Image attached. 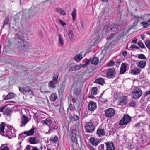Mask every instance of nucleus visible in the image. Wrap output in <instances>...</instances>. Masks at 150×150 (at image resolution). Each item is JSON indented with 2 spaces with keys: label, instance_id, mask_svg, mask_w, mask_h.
Returning a JSON list of instances; mask_svg holds the SVG:
<instances>
[{
  "label": "nucleus",
  "instance_id": "obj_1",
  "mask_svg": "<svg viewBox=\"0 0 150 150\" xmlns=\"http://www.w3.org/2000/svg\"><path fill=\"white\" fill-rule=\"evenodd\" d=\"M5 125L6 124L4 122H2L0 124V134L3 136L8 137L9 139H11L14 137L15 135L14 128L12 126H8L6 125L7 129V130H6L7 134H6L5 132L4 131Z\"/></svg>",
  "mask_w": 150,
  "mask_h": 150
},
{
  "label": "nucleus",
  "instance_id": "obj_2",
  "mask_svg": "<svg viewBox=\"0 0 150 150\" xmlns=\"http://www.w3.org/2000/svg\"><path fill=\"white\" fill-rule=\"evenodd\" d=\"M14 38L16 45L19 48L25 49L28 47V42L26 40L23 39L21 35L18 33L16 34Z\"/></svg>",
  "mask_w": 150,
  "mask_h": 150
},
{
  "label": "nucleus",
  "instance_id": "obj_3",
  "mask_svg": "<svg viewBox=\"0 0 150 150\" xmlns=\"http://www.w3.org/2000/svg\"><path fill=\"white\" fill-rule=\"evenodd\" d=\"M42 123L43 124L49 127V129L47 134H50L53 131L57 130V126L56 125L55 123L51 119L47 118L43 120Z\"/></svg>",
  "mask_w": 150,
  "mask_h": 150
},
{
  "label": "nucleus",
  "instance_id": "obj_4",
  "mask_svg": "<svg viewBox=\"0 0 150 150\" xmlns=\"http://www.w3.org/2000/svg\"><path fill=\"white\" fill-rule=\"evenodd\" d=\"M19 89L20 92L25 96H27L29 94L33 96L34 94L33 91L28 86L22 87H19Z\"/></svg>",
  "mask_w": 150,
  "mask_h": 150
},
{
  "label": "nucleus",
  "instance_id": "obj_5",
  "mask_svg": "<svg viewBox=\"0 0 150 150\" xmlns=\"http://www.w3.org/2000/svg\"><path fill=\"white\" fill-rule=\"evenodd\" d=\"M142 94V91L140 88H135L132 93V97L134 99H137L140 97Z\"/></svg>",
  "mask_w": 150,
  "mask_h": 150
},
{
  "label": "nucleus",
  "instance_id": "obj_6",
  "mask_svg": "<svg viewBox=\"0 0 150 150\" xmlns=\"http://www.w3.org/2000/svg\"><path fill=\"white\" fill-rule=\"evenodd\" d=\"M116 74L115 69L114 68H109L106 72V77L108 79L113 78Z\"/></svg>",
  "mask_w": 150,
  "mask_h": 150
},
{
  "label": "nucleus",
  "instance_id": "obj_7",
  "mask_svg": "<svg viewBox=\"0 0 150 150\" xmlns=\"http://www.w3.org/2000/svg\"><path fill=\"white\" fill-rule=\"evenodd\" d=\"M131 120V117L128 115H125L120 120L119 124L120 125H123L129 122Z\"/></svg>",
  "mask_w": 150,
  "mask_h": 150
},
{
  "label": "nucleus",
  "instance_id": "obj_8",
  "mask_svg": "<svg viewBox=\"0 0 150 150\" xmlns=\"http://www.w3.org/2000/svg\"><path fill=\"white\" fill-rule=\"evenodd\" d=\"M86 131L88 133H92L95 130V127L93 122L91 121L88 122L85 127Z\"/></svg>",
  "mask_w": 150,
  "mask_h": 150
},
{
  "label": "nucleus",
  "instance_id": "obj_9",
  "mask_svg": "<svg viewBox=\"0 0 150 150\" xmlns=\"http://www.w3.org/2000/svg\"><path fill=\"white\" fill-rule=\"evenodd\" d=\"M115 110L111 108H109L105 111V116L108 117H111L113 116L115 114Z\"/></svg>",
  "mask_w": 150,
  "mask_h": 150
},
{
  "label": "nucleus",
  "instance_id": "obj_10",
  "mask_svg": "<svg viewBox=\"0 0 150 150\" xmlns=\"http://www.w3.org/2000/svg\"><path fill=\"white\" fill-rule=\"evenodd\" d=\"M76 130L74 129L72 130L70 134L72 141L75 144L77 143V140L76 137Z\"/></svg>",
  "mask_w": 150,
  "mask_h": 150
},
{
  "label": "nucleus",
  "instance_id": "obj_11",
  "mask_svg": "<svg viewBox=\"0 0 150 150\" xmlns=\"http://www.w3.org/2000/svg\"><path fill=\"white\" fill-rule=\"evenodd\" d=\"M141 71L140 69L139 68H136L134 69H130L129 71V74L134 75H139Z\"/></svg>",
  "mask_w": 150,
  "mask_h": 150
},
{
  "label": "nucleus",
  "instance_id": "obj_12",
  "mask_svg": "<svg viewBox=\"0 0 150 150\" xmlns=\"http://www.w3.org/2000/svg\"><path fill=\"white\" fill-rule=\"evenodd\" d=\"M106 144L105 150H114L115 148L113 143L112 142H107L105 143Z\"/></svg>",
  "mask_w": 150,
  "mask_h": 150
},
{
  "label": "nucleus",
  "instance_id": "obj_13",
  "mask_svg": "<svg viewBox=\"0 0 150 150\" xmlns=\"http://www.w3.org/2000/svg\"><path fill=\"white\" fill-rule=\"evenodd\" d=\"M28 121V117L25 115H23L21 117V123L20 125L21 127L25 126Z\"/></svg>",
  "mask_w": 150,
  "mask_h": 150
},
{
  "label": "nucleus",
  "instance_id": "obj_14",
  "mask_svg": "<svg viewBox=\"0 0 150 150\" xmlns=\"http://www.w3.org/2000/svg\"><path fill=\"white\" fill-rule=\"evenodd\" d=\"M88 109L91 111H93L97 108L96 103L94 102L91 101L88 104Z\"/></svg>",
  "mask_w": 150,
  "mask_h": 150
},
{
  "label": "nucleus",
  "instance_id": "obj_15",
  "mask_svg": "<svg viewBox=\"0 0 150 150\" xmlns=\"http://www.w3.org/2000/svg\"><path fill=\"white\" fill-rule=\"evenodd\" d=\"M127 65L126 63H122L120 67V74H124L127 71Z\"/></svg>",
  "mask_w": 150,
  "mask_h": 150
},
{
  "label": "nucleus",
  "instance_id": "obj_16",
  "mask_svg": "<svg viewBox=\"0 0 150 150\" xmlns=\"http://www.w3.org/2000/svg\"><path fill=\"white\" fill-rule=\"evenodd\" d=\"M90 142L93 146H96L100 142L97 139H95L94 138L91 137L90 139Z\"/></svg>",
  "mask_w": 150,
  "mask_h": 150
},
{
  "label": "nucleus",
  "instance_id": "obj_17",
  "mask_svg": "<svg viewBox=\"0 0 150 150\" xmlns=\"http://www.w3.org/2000/svg\"><path fill=\"white\" fill-rule=\"evenodd\" d=\"M13 112L12 110L10 108H6L3 113V115L7 116H10Z\"/></svg>",
  "mask_w": 150,
  "mask_h": 150
},
{
  "label": "nucleus",
  "instance_id": "obj_18",
  "mask_svg": "<svg viewBox=\"0 0 150 150\" xmlns=\"http://www.w3.org/2000/svg\"><path fill=\"white\" fill-rule=\"evenodd\" d=\"M39 139L36 137H30L29 139V142L32 144H35L38 143Z\"/></svg>",
  "mask_w": 150,
  "mask_h": 150
},
{
  "label": "nucleus",
  "instance_id": "obj_19",
  "mask_svg": "<svg viewBox=\"0 0 150 150\" xmlns=\"http://www.w3.org/2000/svg\"><path fill=\"white\" fill-rule=\"evenodd\" d=\"M127 97L125 96L121 97L119 101V104L120 105L126 104L127 103Z\"/></svg>",
  "mask_w": 150,
  "mask_h": 150
},
{
  "label": "nucleus",
  "instance_id": "obj_20",
  "mask_svg": "<svg viewBox=\"0 0 150 150\" xmlns=\"http://www.w3.org/2000/svg\"><path fill=\"white\" fill-rule=\"evenodd\" d=\"M16 96V95L13 93H10L7 95L4 98V100L11 99Z\"/></svg>",
  "mask_w": 150,
  "mask_h": 150
},
{
  "label": "nucleus",
  "instance_id": "obj_21",
  "mask_svg": "<svg viewBox=\"0 0 150 150\" xmlns=\"http://www.w3.org/2000/svg\"><path fill=\"white\" fill-rule=\"evenodd\" d=\"M146 62L145 60H141L139 62L137 66L140 68H144L146 66Z\"/></svg>",
  "mask_w": 150,
  "mask_h": 150
},
{
  "label": "nucleus",
  "instance_id": "obj_22",
  "mask_svg": "<svg viewBox=\"0 0 150 150\" xmlns=\"http://www.w3.org/2000/svg\"><path fill=\"white\" fill-rule=\"evenodd\" d=\"M35 128L33 127L32 128L28 131H25L24 132V134H26V136H29L33 135L34 132Z\"/></svg>",
  "mask_w": 150,
  "mask_h": 150
},
{
  "label": "nucleus",
  "instance_id": "obj_23",
  "mask_svg": "<svg viewBox=\"0 0 150 150\" xmlns=\"http://www.w3.org/2000/svg\"><path fill=\"white\" fill-rule=\"evenodd\" d=\"M97 134L99 137H101L105 135V133L104 129L98 128L97 130Z\"/></svg>",
  "mask_w": 150,
  "mask_h": 150
},
{
  "label": "nucleus",
  "instance_id": "obj_24",
  "mask_svg": "<svg viewBox=\"0 0 150 150\" xmlns=\"http://www.w3.org/2000/svg\"><path fill=\"white\" fill-rule=\"evenodd\" d=\"M141 24L143 26V28H146L148 27L150 25V18L147 21L144 22H141Z\"/></svg>",
  "mask_w": 150,
  "mask_h": 150
},
{
  "label": "nucleus",
  "instance_id": "obj_25",
  "mask_svg": "<svg viewBox=\"0 0 150 150\" xmlns=\"http://www.w3.org/2000/svg\"><path fill=\"white\" fill-rule=\"evenodd\" d=\"M95 83L103 85L105 83V81L103 79L100 78L96 79L95 81Z\"/></svg>",
  "mask_w": 150,
  "mask_h": 150
},
{
  "label": "nucleus",
  "instance_id": "obj_26",
  "mask_svg": "<svg viewBox=\"0 0 150 150\" xmlns=\"http://www.w3.org/2000/svg\"><path fill=\"white\" fill-rule=\"evenodd\" d=\"M57 98V95L55 93H52L50 96V100L52 101H55Z\"/></svg>",
  "mask_w": 150,
  "mask_h": 150
},
{
  "label": "nucleus",
  "instance_id": "obj_27",
  "mask_svg": "<svg viewBox=\"0 0 150 150\" xmlns=\"http://www.w3.org/2000/svg\"><path fill=\"white\" fill-rule=\"evenodd\" d=\"M56 11L60 14L62 15H65L66 14V12L62 9L60 7L56 8Z\"/></svg>",
  "mask_w": 150,
  "mask_h": 150
},
{
  "label": "nucleus",
  "instance_id": "obj_28",
  "mask_svg": "<svg viewBox=\"0 0 150 150\" xmlns=\"http://www.w3.org/2000/svg\"><path fill=\"white\" fill-rule=\"evenodd\" d=\"M81 68V67L78 65H75L74 67H72L69 68V71H72L79 70Z\"/></svg>",
  "mask_w": 150,
  "mask_h": 150
},
{
  "label": "nucleus",
  "instance_id": "obj_29",
  "mask_svg": "<svg viewBox=\"0 0 150 150\" xmlns=\"http://www.w3.org/2000/svg\"><path fill=\"white\" fill-rule=\"evenodd\" d=\"M79 116H78L76 115H74L73 116H71L70 117V120L71 121H77L79 120Z\"/></svg>",
  "mask_w": 150,
  "mask_h": 150
},
{
  "label": "nucleus",
  "instance_id": "obj_30",
  "mask_svg": "<svg viewBox=\"0 0 150 150\" xmlns=\"http://www.w3.org/2000/svg\"><path fill=\"white\" fill-rule=\"evenodd\" d=\"M99 61V59L97 57H93V59L91 61V63L93 65H96L97 64Z\"/></svg>",
  "mask_w": 150,
  "mask_h": 150
},
{
  "label": "nucleus",
  "instance_id": "obj_31",
  "mask_svg": "<svg viewBox=\"0 0 150 150\" xmlns=\"http://www.w3.org/2000/svg\"><path fill=\"white\" fill-rule=\"evenodd\" d=\"M82 55L81 54H79L76 55L75 56V60L76 61H80L82 59Z\"/></svg>",
  "mask_w": 150,
  "mask_h": 150
},
{
  "label": "nucleus",
  "instance_id": "obj_32",
  "mask_svg": "<svg viewBox=\"0 0 150 150\" xmlns=\"http://www.w3.org/2000/svg\"><path fill=\"white\" fill-rule=\"evenodd\" d=\"M57 83H55L54 82L52 81H50L48 84V86L49 87L54 88L55 87V85Z\"/></svg>",
  "mask_w": 150,
  "mask_h": 150
},
{
  "label": "nucleus",
  "instance_id": "obj_33",
  "mask_svg": "<svg viewBox=\"0 0 150 150\" xmlns=\"http://www.w3.org/2000/svg\"><path fill=\"white\" fill-rule=\"evenodd\" d=\"M58 41L59 44L61 45H63L64 44V41L61 35L60 34H59L58 35Z\"/></svg>",
  "mask_w": 150,
  "mask_h": 150
},
{
  "label": "nucleus",
  "instance_id": "obj_34",
  "mask_svg": "<svg viewBox=\"0 0 150 150\" xmlns=\"http://www.w3.org/2000/svg\"><path fill=\"white\" fill-rule=\"evenodd\" d=\"M111 31L115 32L118 29V25L116 24H114L113 25H111Z\"/></svg>",
  "mask_w": 150,
  "mask_h": 150
},
{
  "label": "nucleus",
  "instance_id": "obj_35",
  "mask_svg": "<svg viewBox=\"0 0 150 150\" xmlns=\"http://www.w3.org/2000/svg\"><path fill=\"white\" fill-rule=\"evenodd\" d=\"M9 19L8 17H6L5 18L4 20V21L3 25L2 26L1 30L4 28V26L5 25L7 24L9 22Z\"/></svg>",
  "mask_w": 150,
  "mask_h": 150
},
{
  "label": "nucleus",
  "instance_id": "obj_36",
  "mask_svg": "<svg viewBox=\"0 0 150 150\" xmlns=\"http://www.w3.org/2000/svg\"><path fill=\"white\" fill-rule=\"evenodd\" d=\"M26 134H24V133H21L19 135L18 138V139H21V141L23 140L27 136Z\"/></svg>",
  "mask_w": 150,
  "mask_h": 150
},
{
  "label": "nucleus",
  "instance_id": "obj_37",
  "mask_svg": "<svg viewBox=\"0 0 150 150\" xmlns=\"http://www.w3.org/2000/svg\"><path fill=\"white\" fill-rule=\"evenodd\" d=\"M59 74H56L54 75L52 81L55 82V83H57L58 79V78Z\"/></svg>",
  "mask_w": 150,
  "mask_h": 150
},
{
  "label": "nucleus",
  "instance_id": "obj_38",
  "mask_svg": "<svg viewBox=\"0 0 150 150\" xmlns=\"http://www.w3.org/2000/svg\"><path fill=\"white\" fill-rule=\"evenodd\" d=\"M72 19L74 21L75 20L76 18V10L75 8H74L72 11L71 13Z\"/></svg>",
  "mask_w": 150,
  "mask_h": 150
},
{
  "label": "nucleus",
  "instance_id": "obj_39",
  "mask_svg": "<svg viewBox=\"0 0 150 150\" xmlns=\"http://www.w3.org/2000/svg\"><path fill=\"white\" fill-rule=\"evenodd\" d=\"M58 140V137L56 135H55L53 138H51L50 139L51 142H52L54 143L57 142Z\"/></svg>",
  "mask_w": 150,
  "mask_h": 150
},
{
  "label": "nucleus",
  "instance_id": "obj_40",
  "mask_svg": "<svg viewBox=\"0 0 150 150\" xmlns=\"http://www.w3.org/2000/svg\"><path fill=\"white\" fill-rule=\"evenodd\" d=\"M68 36L71 40H72L74 36V33L71 30H69L68 32Z\"/></svg>",
  "mask_w": 150,
  "mask_h": 150
},
{
  "label": "nucleus",
  "instance_id": "obj_41",
  "mask_svg": "<svg viewBox=\"0 0 150 150\" xmlns=\"http://www.w3.org/2000/svg\"><path fill=\"white\" fill-rule=\"evenodd\" d=\"M98 89L96 87H93L92 88V93L94 95H96L97 94V91Z\"/></svg>",
  "mask_w": 150,
  "mask_h": 150
},
{
  "label": "nucleus",
  "instance_id": "obj_42",
  "mask_svg": "<svg viewBox=\"0 0 150 150\" xmlns=\"http://www.w3.org/2000/svg\"><path fill=\"white\" fill-rule=\"evenodd\" d=\"M74 92L76 95L77 96L80 93V90L79 88H76L75 89Z\"/></svg>",
  "mask_w": 150,
  "mask_h": 150
},
{
  "label": "nucleus",
  "instance_id": "obj_43",
  "mask_svg": "<svg viewBox=\"0 0 150 150\" xmlns=\"http://www.w3.org/2000/svg\"><path fill=\"white\" fill-rule=\"evenodd\" d=\"M138 45L142 48H145L144 44L141 40L138 42Z\"/></svg>",
  "mask_w": 150,
  "mask_h": 150
},
{
  "label": "nucleus",
  "instance_id": "obj_44",
  "mask_svg": "<svg viewBox=\"0 0 150 150\" xmlns=\"http://www.w3.org/2000/svg\"><path fill=\"white\" fill-rule=\"evenodd\" d=\"M111 25H106L105 26V28L106 29L105 32H108V31L109 32L110 31H111Z\"/></svg>",
  "mask_w": 150,
  "mask_h": 150
},
{
  "label": "nucleus",
  "instance_id": "obj_45",
  "mask_svg": "<svg viewBox=\"0 0 150 150\" xmlns=\"http://www.w3.org/2000/svg\"><path fill=\"white\" fill-rule=\"evenodd\" d=\"M138 58L139 59L146 60L147 58L143 54H139L138 55Z\"/></svg>",
  "mask_w": 150,
  "mask_h": 150
},
{
  "label": "nucleus",
  "instance_id": "obj_46",
  "mask_svg": "<svg viewBox=\"0 0 150 150\" xmlns=\"http://www.w3.org/2000/svg\"><path fill=\"white\" fill-rule=\"evenodd\" d=\"M145 44L149 49H150V40H148L145 42Z\"/></svg>",
  "mask_w": 150,
  "mask_h": 150
},
{
  "label": "nucleus",
  "instance_id": "obj_47",
  "mask_svg": "<svg viewBox=\"0 0 150 150\" xmlns=\"http://www.w3.org/2000/svg\"><path fill=\"white\" fill-rule=\"evenodd\" d=\"M22 143V141H20L16 145V147L18 150H20V148L21 147V144Z\"/></svg>",
  "mask_w": 150,
  "mask_h": 150
},
{
  "label": "nucleus",
  "instance_id": "obj_48",
  "mask_svg": "<svg viewBox=\"0 0 150 150\" xmlns=\"http://www.w3.org/2000/svg\"><path fill=\"white\" fill-rule=\"evenodd\" d=\"M114 61L112 60H111L108 63L107 65V67H112L114 65Z\"/></svg>",
  "mask_w": 150,
  "mask_h": 150
},
{
  "label": "nucleus",
  "instance_id": "obj_49",
  "mask_svg": "<svg viewBox=\"0 0 150 150\" xmlns=\"http://www.w3.org/2000/svg\"><path fill=\"white\" fill-rule=\"evenodd\" d=\"M98 150H104V144H101L99 146L98 148Z\"/></svg>",
  "mask_w": 150,
  "mask_h": 150
},
{
  "label": "nucleus",
  "instance_id": "obj_50",
  "mask_svg": "<svg viewBox=\"0 0 150 150\" xmlns=\"http://www.w3.org/2000/svg\"><path fill=\"white\" fill-rule=\"evenodd\" d=\"M130 106L134 107L136 105V103L134 101H132L129 104Z\"/></svg>",
  "mask_w": 150,
  "mask_h": 150
},
{
  "label": "nucleus",
  "instance_id": "obj_51",
  "mask_svg": "<svg viewBox=\"0 0 150 150\" xmlns=\"http://www.w3.org/2000/svg\"><path fill=\"white\" fill-rule=\"evenodd\" d=\"M114 34L112 33L110 35H108L107 37V40H110L111 38L114 37Z\"/></svg>",
  "mask_w": 150,
  "mask_h": 150
},
{
  "label": "nucleus",
  "instance_id": "obj_52",
  "mask_svg": "<svg viewBox=\"0 0 150 150\" xmlns=\"http://www.w3.org/2000/svg\"><path fill=\"white\" fill-rule=\"evenodd\" d=\"M59 21L62 26H64L66 25V23L64 21L61 19H60L59 20Z\"/></svg>",
  "mask_w": 150,
  "mask_h": 150
},
{
  "label": "nucleus",
  "instance_id": "obj_53",
  "mask_svg": "<svg viewBox=\"0 0 150 150\" xmlns=\"http://www.w3.org/2000/svg\"><path fill=\"white\" fill-rule=\"evenodd\" d=\"M92 59L90 58L89 59H87L85 62V64L86 65V66L88 65L91 62Z\"/></svg>",
  "mask_w": 150,
  "mask_h": 150
},
{
  "label": "nucleus",
  "instance_id": "obj_54",
  "mask_svg": "<svg viewBox=\"0 0 150 150\" xmlns=\"http://www.w3.org/2000/svg\"><path fill=\"white\" fill-rule=\"evenodd\" d=\"M92 59L90 58L89 59H87L85 62V64L86 65V66L88 65L91 62Z\"/></svg>",
  "mask_w": 150,
  "mask_h": 150
},
{
  "label": "nucleus",
  "instance_id": "obj_55",
  "mask_svg": "<svg viewBox=\"0 0 150 150\" xmlns=\"http://www.w3.org/2000/svg\"><path fill=\"white\" fill-rule=\"evenodd\" d=\"M69 108L71 111H73L74 109V106L71 103L70 104Z\"/></svg>",
  "mask_w": 150,
  "mask_h": 150
},
{
  "label": "nucleus",
  "instance_id": "obj_56",
  "mask_svg": "<svg viewBox=\"0 0 150 150\" xmlns=\"http://www.w3.org/2000/svg\"><path fill=\"white\" fill-rule=\"evenodd\" d=\"M121 61H117L115 63V66L117 68H118L119 67V65L121 63Z\"/></svg>",
  "mask_w": 150,
  "mask_h": 150
},
{
  "label": "nucleus",
  "instance_id": "obj_57",
  "mask_svg": "<svg viewBox=\"0 0 150 150\" xmlns=\"http://www.w3.org/2000/svg\"><path fill=\"white\" fill-rule=\"evenodd\" d=\"M134 16L135 18L134 21L139 22V21L140 17L135 15H134Z\"/></svg>",
  "mask_w": 150,
  "mask_h": 150
},
{
  "label": "nucleus",
  "instance_id": "obj_58",
  "mask_svg": "<svg viewBox=\"0 0 150 150\" xmlns=\"http://www.w3.org/2000/svg\"><path fill=\"white\" fill-rule=\"evenodd\" d=\"M130 47L132 49L136 48L137 49H139V47L138 46L134 45H131Z\"/></svg>",
  "mask_w": 150,
  "mask_h": 150
},
{
  "label": "nucleus",
  "instance_id": "obj_59",
  "mask_svg": "<svg viewBox=\"0 0 150 150\" xmlns=\"http://www.w3.org/2000/svg\"><path fill=\"white\" fill-rule=\"evenodd\" d=\"M150 94V90L146 91L144 93V95L145 96H146L147 95Z\"/></svg>",
  "mask_w": 150,
  "mask_h": 150
},
{
  "label": "nucleus",
  "instance_id": "obj_60",
  "mask_svg": "<svg viewBox=\"0 0 150 150\" xmlns=\"http://www.w3.org/2000/svg\"><path fill=\"white\" fill-rule=\"evenodd\" d=\"M88 146L92 150H96L95 148H96V146H95V148L92 145H91L89 144H88Z\"/></svg>",
  "mask_w": 150,
  "mask_h": 150
},
{
  "label": "nucleus",
  "instance_id": "obj_61",
  "mask_svg": "<svg viewBox=\"0 0 150 150\" xmlns=\"http://www.w3.org/2000/svg\"><path fill=\"white\" fill-rule=\"evenodd\" d=\"M77 112L78 113L79 115L80 114V112H81V108L79 107V106H78L77 108Z\"/></svg>",
  "mask_w": 150,
  "mask_h": 150
},
{
  "label": "nucleus",
  "instance_id": "obj_62",
  "mask_svg": "<svg viewBox=\"0 0 150 150\" xmlns=\"http://www.w3.org/2000/svg\"><path fill=\"white\" fill-rule=\"evenodd\" d=\"M139 22L134 21V23L133 24V25L131 26V27H133L136 26L138 24Z\"/></svg>",
  "mask_w": 150,
  "mask_h": 150
},
{
  "label": "nucleus",
  "instance_id": "obj_63",
  "mask_svg": "<svg viewBox=\"0 0 150 150\" xmlns=\"http://www.w3.org/2000/svg\"><path fill=\"white\" fill-rule=\"evenodd\" d=\"M122 54L124 57H126L127 55V53L126 51H124L122 52Z\"/></svg>",
  "mask_w": 150,
  "mask_h": 150
},
{
  "label": "nucleus",
  "instance_id": "obj_64",
  "mask_svg": "<svg viewBox=\"0 0 150 150\" xmlns=\"http://www.w3.org/2000/svg\"><path fill=\"white\" fill-rule=\"evenodd\" d=\"M0 150H9V149L8 146H5L0 149Z\"/></svg>",
  "mask_w": 150,
  "mask_h": 150
}]
</instances>
